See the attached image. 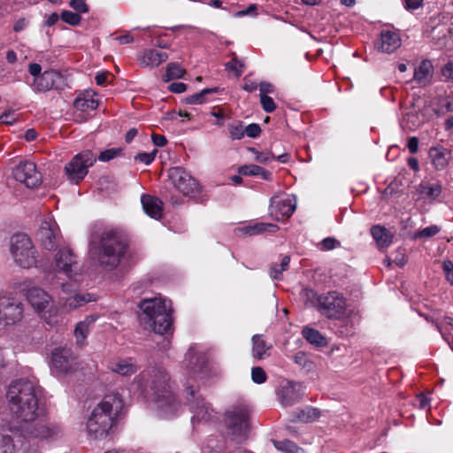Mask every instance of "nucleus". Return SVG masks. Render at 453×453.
<instances>
[{
	"mask_svg": "<svg viewBox=\"0 0 453 453\" xmlns=\"http://www.w3.org/2000/svg\"><path fill=\"white\" fill-rule=\"evenodd\" d=\"M90 252L105 271H113L120 265L129 250L127 237L111 227H99L91 233Z\"/></svg>",
	"mask_w": 453,
	"mask_h": 453,
	"instance_id": "2",
	"label": "nucleus"
},
{
	"mask_svg": "<svg viewBox=\"0 0 453 453\" xmlns=\"http://www.w3.org/2000/svg\"><path fill=\"white\" fill-rule=\"evenodd\" d=\"M251 379L255 383L262 384L266 381L267 376L262 367L255 366L251 370Z\"/></svg>",
	"mask_w": 453,
	"mask_h": 453,
	"instance_id": "50",
	"label": "nucleus"
},
{
	"mask_svg": "<svg viewBox=\"0 0 453 453\" xmlns=\"http://www.w3.org/2000/svg\"><path fill=\"white\" fill-rule=\"evenodd\" d=\"M140 320L145 329H150L158 334L172 330L173 318L170 302L161 297L147 298L141 301Z\"/></svg>",
	"mask_w": 453,
	"mask_h": 453,
	"instance_id": "5",
	"label": "nucleus"
},
{
	"mask_svg": "<svg viewBox=\"0 0 453 453\" xmlns=\"http://www.w3.org/2000/svg\"><path fill=\"white\" fill-rule=\"evenodd\" d=\"M229 134L233 140H241L245 135V130L241 121H234L228 126Z\"/></svg>",
	"mask_w": 453,
	"mask_h": 453,
	"instance_id": "42",
	"label": "nucleus"
},
{
	"mask_svg": "<svg viewBox=\"0 0 453 453\" xmlns=\"http://www.w3.org/2000/svg\"><path fill=\"white\" fill-rule=\"evenodd\" d=\"M70 6L78 13H86L88 12L86 0H71Z\"/></svg>",
	"mask_w": 453,
	"mask_h": 453,
	"instance_id": "54",
	"label": "nucleus"
},
{
	"mask_svg": "<svg viewBox=\"0 0 453 453\" xmlns=\"http://www.w3.org/2000/svg\"><path fill=\"white\" fill-rule=\"evenodd\" d=\"M282 272L279 265H274L270 268L269 273L272 279L273 280H281L282 279Z\"/></svg>",
	"mask_w": 453,
	"mask_h": 453,
	"instance_id": "62",
	"label": "nucleus"
},
{
	"mask_svg": "<svg viewBox=\"0 0 453 453\" xmlns=\"http://www.w3.org/2000/svg\"><path fill=\"white\" fill-rule=\"evenodd\" d=\"M11 253L15 263L23 268L36 265V250L27 234H17L12 237Z\"/></svg>",
	"mask_w": 453,
	"mask_h": 453,
	"instance_id": "7",
	"label": "nucleus"
},
{
	"mask_svg": "<svg viewBox=\"0 0 453 453\" xmlns=\"http://www.w3.org/2000/svg\"><path fill=\"white\" fill-rule=\"evenodd\" d=\"M260 103L265 112H273L276 109L273 99L267 95H260Z\"/></svg>",
	"mask_w": 453,
	"mask_h": 453,
	"instance_id": "51",
	"label": "nucleus"
},
{
	"mask_svg": "<svg viewBox=\"0 0 453 453\" xmlns=\"http://www.w3.org/2000/svg\"><path fill=\"white\" fill-rule=\"evenodd\" d=\"M401 46V38L397 33L388 30H383L380 33L376 48L384 53L390 54Z\"/></svg>",
	"mask_w": 453,
	"mask_h": 453,
	"instance_id": "23",
	"label": "nucleus"
},
{
	"mask_svg": "<svg viewBox=\"0 0 453 453\" xmlns=\"http://www.w3.org/2000/svg\"><path fill=\"white\" fill-rule=\"evenodd\" d=\"M341 242L334 237H326L323 239L319 244L320 250L327 251L332 250L337 247H340Z\"/></svg>",
	"mask_w": 453,
	"mask_h": 453,
	"instance_id": "46",
	"label": "nucleus"
},
{
	"mask_svg": "<svg viewBox=\"0 0 453 453\" xmlns=\"http://www.w3.org/2000/svg\"><path fill=\"white\" fill-rule=\"evenodd\" d=\"M44 321L50 326H56L62 320L58 307L50 301L49 306L44 311L38 313Z\"/></svg>",
	"mask_w": 453,
	"mask_h": 453,
	"instance_id": "34",
	"label": "nucleus"
},
{
	"mask_svg": "<svg viewBox=\"0 0 453 453\" xmlns=\"http://www.w3.org/2000/svg\"><path fill=\"white\" fill-rule=\"evenodd\" d=\"M259 90H260V95H263V94L267 95V94L273 93L274 87L273 84H271L269 82L262 81L259 84Z\"/></svg>",
	"mask_w": 453,
	"mask_h": 453,
	"instance_id": "61",
	"label": "nucleus"
},
{
	"mask_svg": "<svg viewBox=\"0 0 453 453\" xmlns=\"http://www.w3.org/2000/svg\"><path fill=\"white\" fill-rule=\"evenodd\" d=\"M124 408L122 396L112 392L104 396L93 409L87 421V433L96 440L106 438L117 424V418Z\"/></svg>",
	"mask_w": 453,
	"mask_h": 453,
	"instance_id": "4",
	"label": "nucleus"
},
{
	"mask_svg": "<svg viewBox=\"0 0 453 453\" xmlns=\"http://www.w3.org/2000/svg\"><path fill=\"white\" fill-rule=\"evenodd\" d=\"M252 356L257 359H263L268 357L272 346L268 345L262 334H255L252 339Z\"/></svg>",
	"mask_w": 453,
	"mask_h": 453,
	"instance_id": "28",
	"label": "nucleus"
},
{
	"mask_svg": "<svg viewBox=\"0 0 453 453\" xmlns=\"http://www.w3.org/2000/svg\"><path fill=\"white\" fill-rule=\"evenodd\" d=\"M320 411L313 407H306L303 410H300L296 413V418L301 422L308 423L312 422L319 418Z\"/></svg>",
	"mask_w": 453,
	"mask_h": 453,
	"instance_id": "38",
	"label": "nucleus"
},
{
	"mask_svg": "<svg viewBox=\"0 0 453 453\" xmlns=\"http://www.w3.org/2000/svg\"><path fill=\"white\" fill-rule=\"evenodd\" d=\"M249 150L254 154L255 160L261 164H266L275 158L281 163H286L288 160V154H282L275 157L272 152H260L255 148H249Z\"/></svg>",
	"mask_w": 453,
	"mask_h": 453,
	"instance_id": "36",
	"label": "nucleus"
},
{
	"mask_svg": "<svg viewBox=\"0 0 453 453\" xmlns=\"http://www.w3.org/2000/svg\"><path fill=\"white\" fill-rule=\"evenodd\" d=\"M51 364L59 372L67 373L73 370L75 358L69 349H55L52 352Z\"/></svg>",
	"mask_w": 453,
	"mask_h": 453,
	"instance_id": "19",
	"label": "nucleus"
},
{
	"mask_svg": "<svg viewBox=\"0 0 453 453\" xmlns=\"http://www.w3.org/2000/svg\"><path fill=\"white\" fill-rule=\"evenodd\" d=\"M371 234L380 247H388L392 243L393 235L384 226H373Z\"/></svg>",
	"mask_w": 453,
	"mask_h": 453,
	"instance_id": "32",
	"label": "nucleus"
},
{
	"mask_svg": "<svg viewBox=\"0 0 453 453\" xmlns=\"http://www.w3.org/2000/svg\"><path fill=\"white\" fill-rule=\"evenodd\" d=\"M433 73L432 62L428 59L422 60L414 71V81L421 86H426L431 82Z\"/></svg>",
	"mask_w": 453,
	"mask_h": 453,
	"instance_id": "26",
	"label": "nucleus"
},
{
	"mask_svg": "<svg viewBox=\"0 0 453 453\" xmlns=\"http://www.w3.org/2000/svg\"><path fill=\"white\" fill-rule=\"evenodd\" d=\"M274 445L278 449L284 450L288 453H295L297 450V446L288 440L274 441Z\"/></svg>",
	"mask_w": 453,
	"mask_h": 453,
	"instance_id": "52",
	"label": "nucleus"
},
{
	"mask_svg": "<svg viewBox=\"0 0 453 453\" xmlns=\"http://www.w3.org/2000/svg\"><path fill=\"white\" fill-rule=\"evenodd\" d=\"M15 445L10 435L0 434V453H14Z\"/></svg>",
	"mask_w": 453,
	"mask_h": 453,
	"instance_id": "43",
	"label": "nucleus"
},
{
	"mask_svg": "<svg viewBox=\"0 0 453 453\" xmlns=\"http://www.w3.org/2000/svg\"><path fill=\"white\" fill-rule=\"evenodd\" d=\"M250 410L246 404L234 406L226 412L225 422L231 434L245 438L250 427Z\"/></svg>",
	"mask_w": 453,
	"mask_h": 453,
	"instance_id": "9",
	"label": "nucleus"
},
{
	"mask_svg": "<svg viewBox=\"0 0 453 453\" xmlns=\"http://www.w3.org/2000/svg\"><path fill=\"white\" fill-rule=\"evenodd\" d=\"M96 317L95 316H87L82 321H80L74 329V335L76 337V341L78 344H83L86 340L90 326L96 322Z\"/></svg>",
	"mask_w": 453,
	"mask_h": 453,
	"instance_id": "30",
	"label": "nucleus"
},
{
	"mask_svg": "<svg viewBox=\"0 0 453 453\" xmlns=\"http://www.w3.org/2000/svg\"><path fill=\"white\" fill-rule=\"evenodd\" d=\"M187 391L191 396V399L188 398V404L189 410L193 413L191 418L192 423L196 424L212 420L216 417V413L210 403L205 402L200 395H196L193 387L187 388Z\"/></svg>",
	"mask_w": 453,
	"mask_h": 453,
	"instance_id": "12",
	"label": "nucleus"
},
{
	"mask_svg": "<svg viewBox=\"0 0 453 453\" xmlns=\"http://www.w3.org/2000/svg\"><path fill=\"white\" fill-rule=\"evenodd\" d=\"M151 138H152L153 143L156 146L163 147L167 143V140H166L165 136H164L162 134H153Z\"/></svg>",
	"mask_w": 453,
	"mask_h": 453,
	"instance_id": "64",
	"label": "nucleus"
},
{
	"mask_svg": "<svg viewBox=\"0 0 453 453\" xmlns=\"http://www.w3.org/2000/svg\"><path fill=\"white\" fill-rule=\"evenodd\" d=\"M29 73L35 78L39 77L42 73V67L37 63H31L28 65Z\"/></svg>",
	"mask_w": 453,
	"mask_h": 453,
	"instance_id": "63",
	"label": "nucleus"
},
{
	"mask_svg": "<svg viewBox=\"0 0 453 453\" xmlns=\"http://www.w3.org/2000/svg\"><path fill=\"white\" fill-rule=\"evenodd\" d=\"M75 109L82 111L95 110L98 106V102L89 95L79 96L73 102Z\"/></svg>",
	"mask_w": 453,
	"mask_h": 453,
	"instance_id": "37",
	"label": "nucleus"
},
{
	"mask_svg": "<svg viewBox=\"0 0 453 453\" xmlns=\"http://www.w3.org/2000/svg\"><path fill=\"white\" fill-rule=\"evenodd\" d=\"M429 157L437 170L444 169L449 164V152L445 149L433 147L429 150Z\"/></svg>",
	"mask_w": 453,
	"mask_h": 453,
	"instance_id": "31",
	"label": "nucleus"
},
{
	"mask_svg": "<svg viewBox=\"0 0 453 453\" xmlns=\"http://www.w3.org/2000/svg\"><path fill=\"white\" fill-rule=\"evenodd\" d=\"M302 334L309 343L317 347H324L327 343L326 339L318 330L309 326L303 328Z\"/></svg>",
	"mask_w": 453,
	"mask_h": 453,
	"instance_id": "35",
	"label": "nucleus"
},
{
	"mask_svg": "<svg viewBox=\"0 0 453 453\" xmlns=\"http://www.w3.org/2000/svg\"><path fill=\"white\" fill-rule=\"evenodd\" d=\"M14 179L27 188H35L42 183V177L36 165L31 161H22L12 171Z\"/></svg>",
	"mask_w": 453,
	"mask_h": 453,
	"instance_id": "13",
	"label": "nucleus"
},
{
	"mask_svg": "<svg viewBox=\"0 0 453 453\" xmlns=\"http://www.w3.org/2000/svg\"><path fill=\"white\" fill-rule=\"evenodd\" d=\"M27 299L37 313L44 311L51 301L48 293L40 288H31L27 292Z\"/></svg>",
	"mask_w": 453,
	"mask_h": 453,
	"instance_id": "24",
	"label": "nucleus"
},
{
	"mask_svg": "<svg viewBox=\"0 0 453 453\" xmlns=\"http://www.w3.org/2000/svg\"><path fill=\"white\" fill-rule=\"evenodd\" d=\"M96 160V155L89 150L78 153L65 165L67 179L71 182L79 183L86 177Z\"/></svg>",
	"mask_w": 453,
	"mask_h": 453,
	"instance_id": "8",
	"label": "nucleus"
},
{
	"mask_svg": "<svg viewBox=\"0 0 453 453\" xmlns=\"http://www.w3.org/2000/svg\"><path fill=\"white\" fill-rule=\"evenodd\" d=\"M279 230V226L272 223L257 222L252 225H248L237 229L239 233L244 235H256L265 232L275 233Z\"/></svg>",
	"mask_w": 453,
	"mask_h": 453,
	"instance_id": "27",
	"label": "nucleus"
},
{
	"mask_svg": "<svg viewBox=\"0 0 453 453\" xmlns=\"http://www.w3.org/2000/svg\"><path fill=\"white\" fill-rule=\"evenodd\" d=\"M134 382L152 399L159 417L171 418L179 412L180 403L171 390L169 376L165 370H144L134 378Z\"/></svg>",
	"mask_w": 453,
	"mask_h": 453,
	"instance_id": "1",
	"label": "nucleus"
},
{
	"mask_svg": "<svg viewBox=\"0 0 453 453\" xmlns=\"http://www.w3.org/2000/svg\"><path fill=\"white\" fill-rule=\"evenodd\" d=\"M314 306L321 315L329 319L340 320L347 314V299L335 290L317 296Z\"/></svg>",
	"mask_w": 453,
	"mask_h": 453,
	"instance_id": "6",
	"label": "nucleus"
},
{
	"mask_svg": "<svg viewBox=\"0 0 453 453\" xmlns=\"http://www.w3.org/2000/svg\"><path fill=\"white\" fill-rule=\"evenodd\" d=\"M218 92L217 88H204L201 92L188 96L185 98V102L189 104H202L206 102L205 96Z\"/></svg>",
	"mask_w": 453,
	"mask_h": 453,
	"instance_id": "39",
	"label": "nucleus"
},
{
	"mask_svg": "<svg viewBox=\"0 0 453 453\" xmlns=\"http://www.w3.org/2000/svg\"><path fill=\"white\" fill-rule=\"evenodd\" d=\"M441 74L445 78L446 81L453 80V61L448 62L441 68Z\"/></svg>",
	"mask_w": 453,
	"mask_h": 453,
	"instance_id": "58",
	"label": "nucleus"
},
{
	"mask_svg": "<svg viewBox=\"0 0 453 453\" xmlns=\"http://www.w3.org/2000/svg\"><path fill=\"white\" fill-rule=\"evenodd\" d=\"M407 148L411 154H416L418 150V139L416 136L409 138Z\"/></svg>",
	"mask_w": 453,
	"mask_h": 453,
	"instance_id": "59",
	"label": "nucleus"
},
{
	"mask_svg": "<svg viewBox=\"0 0 453 453\" xmlns=\"http://www.w3.org/2000/svg\"><path fill=\"white\" fill-rule=\"evenodd\" d=\"M42 393L40 386L27 380L13 381L9 386L6 395L9 408L18 422L27 425L37 418Z\"/></svg>",
	"mask_w": 453,
	"mask_h": 453,
	"instance_id": "3",
	"label": "nucleus"
},
{
	"mask_svg": "<svg viewBox=\"0 0 453 453\" xmlns=\"http://www.w3.org/2000/svg\"><path fill=\"white\" fill-rule=\"evenodd\" d=\"M65 85L64 76L58 71L47 70L34 80V88L38 92L59 89Z\"/></svg>",
	"mask_w": 453,
	"mask_h": 453,
	"instance_id": "16",
	"label": "nucleus"
},
{
	"mask_svg": "<svg viewBox=\"0 0 453 453\" xmlns=\"http://www.w3.org/2000/svg\"><path fill=\"white\" fill-rule=\"evenodd\" d=\"M170 91L173 93H183L187 90V85L183 82H173L169 86Z\"/></svg>",
	"mask_w": 453,
	"mask_h": 453,
	"instance_id": "60",
	"label": "nucleus"
},
{
	"mask_svg": "<svg viewBox=\"0 0 453 453\" xmlns=\"http://www.w3.org/2000/svg\"><path fill=\"white\" fill-rule=\"evenodd\" d=\"M168 180L174 188L186 196H195L200 193V186L182 167H171L167 173Z\"/></svg>",
	"mask_w": 453,
	"mask_h": 453,
	"instance_id": "10",
	"label": "nucleus"
},
{
	"mask_svg": "<svg viewBox=\"0 0 453 453\" xmlns=\"http://www.w3.org/2000/svg\"><path fill=\"white\" fill-rule=\"evenodd\" d=\"M185 366L193 378H203L207 375V357L196 347H190L185 355Z\"/></svg>",
	"mask_w": 453,
	"mask_h": 453,
	"instance_id": "14",
	"label": "nucleus"
},
{
	"mask_svg": "<svg viewBox=\"0 0 453 453\" xmlns=\"http://www.w3.org/2000/svg\"><path fill=\"white\" fill-rule=\"evenodd\" d=\"M23 304L11 297L0 298V320L5 324H14L21 320L23 317Z\"/></svg>",
	"mask_w": 453,
	"mask_h": 453,
	"instance_id": "15",
	"label": "nucleus"
},
{
	"mask_svg": "<svg viewBox=\"0 0 453 453\" xmlns=\"http://www.w3.org/2000/svg\"><path fill=\"white\" fill-rule=\"evenodd\" d=\"M169 56L165 52L155 49H146L137 57V62L142 67H157L168 59Z\"/></svg>",
	"mask_w": 453,
	"mask_h": 453,
	"instance_id": "21",
	"label": "nucleus"
},
{
	"mask_svg": "<svg viewBox=\"0 0 453 453\" xmlns=\"http://www.w3.org/2000/svg\"><path fill=\"white\" fill-rule=\"evenodd\" d=\"M440 232V227L436 225L426 226L415 234L416 238H429L434 236Z\"/></svg>",
	"mask_w": 453,
	"mask_h": 453,
	"instance_id": "48",
	"label": "nucleus"
},
{
	"mask_svg": "<svg viewBox=\"0 0 453 453\" xmlns=\"http://www.w3.org/2000/svg\"><path fill=\"white\" fill-rule=\"evenodd\" d=\"M262 167L257 165H246L239 167V173L245 176H258Z\"/></svg>",
	"mask_w": 453,
	"mask_h": 453,
	"instance_id": "49",
	"label": "nucleus"
},
{
	"mask_svg": "<svg viewBox=\"0 0 453 453\" xmlns=\"http://www.w3.org/2000/svg\"><path fill=\"white\" fill-rule=\"evenodd\" d=\"M270 202V215L278 221L289 218L296 209L291 199L287 196H273Z\"/></svg>",
	"mask_w": 453,
	"mask_h": 453,
	"instance_id": "18",
	"label": "nucleus"
},
{
	"mask_svg": "<svg viewBox=\"0 0 453 453\" xmlns=\"http://www.w3.org/2000/svg\"><path fill=\"white\" fill-rule=\"evenodd\" d=\"M157 153V149H154L151 152L138 153L134 156V160L148 165L154 161Z\"/></svg>",
	"mask_w": 453,
	"mask_h": 453,
	"instance_id": "47",
	"label": "nucleus"
},
{
	"mask_svg": "<svg viewBox=\"0 0 453 453\" xmlns=\"http://www.w3.org/2000/svg\"><path fill=\"white\" fill-rule=\"evenodd\" d=\"M141 202L144 212L153 219H160L163 211V203L156 196L142 195Z\"/></svg>",
	"mask_w": 453,
	"mask_h": 453,
	"instance_id": "25",
	"label": "nucleus"
},
{
	"mask_svg": "<svg viewBox=\"0 0 453 453\" xmlns=\"http://www.w3.org/2000/svg\"><path fill=\"white\" fill-rule=\"evenodd\" d=\"M0 120L6 125H12L16 122L17 118L12 111H5L0 115Z\"/></svg>",
	"mask_w": 453,
	"mask_h": 453,
	"instance_id": "57",
	"label": "nucleus"
},
{
	"mask_svg": "<svg viewBox=\"0 0 453 453\" xmlns=\"http://www.w3.org/2000/svg\"><path fill=\"white\" fill-rule=\"evenodd\" d=\"M93 301H96V297L92 294H74L65 299L63 306L68 310H74Z\"/></svg>",
	"mask_w": 453,
	"mask_h": 453,
	"instance_id": "29",
	"label": "nucleus"
},
{
	"mask_svg": "<svg viewBox=\"0 0 453 453\" xmlns=\"http://www.w3.org/2000/svg\"><path fill=\"white\" fill-rule=\"evenodd\" d=\"M36 235L44 249L51 250L57 246L58 233L53 223L43 221Z\"/></svg>",
	"mask_w": 453,
	"mask_h": 453,
	"instance_id": "20",
	"label": "nucleus"
},
{
	"mask_svg": "<svg viewBox=\"0 0 453 453\" xmlns=\"http://www.w3.org/2000/svg\"><path fill=\"white\" fill-rule=\"evenodd\" d=\"M226 69L228 72L234 73L236 77H240L244 72L245 65L243 60L238 58L236 55L233 53V58L226 64Z\"/></svg>",
	"mask_w": 453,
	"mask_h": 453,
	"instance_id": "40",
	"label": "nucleus"
},
{
	"mask_svg": "<svg viewBox=\"0 0 453 453\" xmlns=\"http://www.w3.org/2000/svg\"><path fill=\"white\" fill-rule=\"evenodd\" d=\"M56 270L64 273L67 278L78 280L82 270L77 256L67 247L59 249L55 255Z\"/></svg>",
	"mask_w": 453,
	"mask_h": 453,
	"instance_id": "11",
	"label": "nucleus"
},
{
	"mask_svg": "<svg viewBox=\"0 0 453 453\" xmlns=\"http://www.w3.org/2000/svg\"><path fill=\"white\" fill-rule=\"evenodd\" d=\"M441 190H442L441 186L438 183H434V184H430V185H424V184L420 185L421 193L425 196L431 198V199L437 198L441 195Z\"/></svg>",
	"mask_w": 453,
	"mask_h": 453,
	"instance_id": "41",
	"label": "nucleus"
},
{
	"mask_svg": "<svg viewBox=\"0 0 453 453\" xmlns=\"http://www.w3.org/2000/svg\"><path fill=\"white\" fill-rule=\"evenodd\" d=\"M120 153H121L120 149H109L104 151H102L98 157V159L103 162H107V161L113 159L114 157L119 156Z\"/></svg>",
	"mask_w": 453,
	"mask_h": 453,
	"instance_id": "53",
	"label": "nucleus"
},
{
	"mask_svg": "<svg viewBox=\"0 0 453 453\" xmlns=\"http://www.w3.org/2000/svg\"><path fill=\"white\" fill-rule=\"evenodd\" d=\"M185 73L184 69L177 63H169L166 67L167 80L180 79Z\"/></svg>",
	"mask_w": 453,
	"mask_h": 453,
	"instance_id": "44",
	"label": "nucleus"
},
{
	"mask_svg": "<svg viewBox=\"0 0 453 453\" xmlns=\"http://www.w3.org/2000/svg\"><path fill=\"white\" fill-rule=\"evenodd\" d=\"M61 19L71 25V26H77L80 24L81 18L80 16V13L78 12H73L70 11H63L60 15Z\"/></svg>",
	"mask_w": 453,
	"mask_h": 453,
	"instance_id": "45",
	"label": "nucleus"
},
{
	"mask_svg": "<svg viewBox=\"0 0 453 453\" xmlns=\"http://www.w3.org/2000/svg\"><path fill=\"white\" fill-rule=\"evenodd\" d=\"M245 134L250 138L257 137L261 133V127L258 124L252 123L244 127Z\"/></svg>",
	"mask_w": 453,
	"mask_h": 453,
	"instance_id": "56",
	"label": "nucleus"
},
{
	"mask_svg": "<svg viewBox=\"0 0 453 453\" xmlns=\"http://www.w3.org/2000/svg\"><path fill=\"white\" fill-rule=\"evenodd\" d=\"M442 270L447 280L453 285V262L451 260H445L442 263Z\"/></svg>",
	"mask_w": 453,
	"mask_h": 453,
	"instance_id": "55",
	"label": "nucleus"
},
{
	"mask_svg": "<svg viewBox=\"0 0 453 453\" xmlns=\"http://www.w3.org/2000/svg\"><path fill=\"white\" fill-rule=\"evenodd\" d=\"M107 368L114 373L121 376H131L134 374L138 366L132 358L115 357L108 361Z\"/></svg>",
	"mask_w": 453,
	"mask_h": 453,
	"instance_id": "22",
	"label": "nucleus"
},
{
	"mask_svg": "<svg viewBox=\"0 0 453 453\" xmlns=\"http://www.w3.org/2000/svg\"><path fill=\"white\" fill-rule=\"evenodd\" d=\"M277 396L281 405L291 406L299 402L303 395L302 385L294 381H286L277 389Z\"/></svg>",
	"mask_w": 453,
	"mask_h": 453,
	"instance_id": "17",
	"label": "nucleus"
},
{
	"mask_svg": "<svg viewBox=\"0 0 453 453\" xmlns=\"http://www.w3.org/2000/svg\"><path fill=\"white\" fill-rule=\"evenodd\" d=\"M58 430L54 426H49L46 424L38 423L35 424L31 429L28 430V434L39 439H48L53 437L58 434Z\"/></svg>",
	"mask_w": 453,
	"mask_h": 453,
	"instance_id": "33",
	"label": "nucleus"
}]
</instances>
